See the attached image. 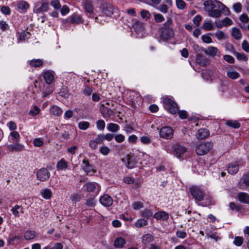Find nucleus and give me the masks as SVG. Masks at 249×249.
<instances>
[{"label": "nucleus", "instance_id": "38", "mask_svg": "<svg viewBox=\"0 0 249 249\" xmlns=\"http://www.w3.org/2000/svg\"><path fill=\"white\" fill-rule=\"evenodd\" d=\"M59 94L61 96L65 98H68L69 96V90L68 88L66 87H62L61 89L59 92Z\"/></svg>", "mask_w": 249, "mask_h": 249}, {"label": "nucleus", "instance_id": "13", "mask_svg": "<svg viewBox=\"0 0 249 249\" xmlns=\"http://www.w3.org/2000/svg\"><path fill=\"white\" fill-rule=\"evenodd\" d=\"M116 9L110 3H106L102 6V12L107 16H110L115 12Z\"/></svg>", "mask_w": 249, "mask_h": 249}, {"label": "nucleus", "instance_id": "2", "mask_svg": "<svg viewBox=\"0 0 249 249\" xmlns=\"http://www.w3.org/2000/svg\"><path fill=\"white\" fill-rule=\"evenodd\" d=\"M213 146V143L210 141H204L196 144V152L198 156L204 155L212 148Z\"/></svg>", "mask_w": 249, "mask_h": 249}, {"label": "nucleus", "instance_id": "40", "mask_svg": "<svg viewBox=\"0 0 249 249\" xmlns=\"http://www.w3.org/2000/svg\"><path fill=\"white\" fill-rule=\"evenodd\" d=\"M153 15L154 18V20L156 22H161L164 20V18L163 16L159 13H153Z\"/></svg>", "mask_w": 249, "mask_h": 249}, {"label": "nucleus", "instance_id": "21", "mask_svg": "<svg viewBox=\"0 0 249 249\" xmlns=\"http://www.w3.org/2000/svg\"><path fill=\"white\" fill-rule=\"evenodd\" d=\"M153 216L157 220L165 221L168 219L169 214L164 211H160L156 213Z\"/></svg>", "mask_w": 249, "mask_h": 249}, {"label": "nucleus", "instance_id": "35", "mask_svg": "<svg viewBox=\"0 0 249 249\" xmlns=\"http://www.w3.org/2000/svg\"><path fill=\"white\" fill-rule=\"evenodd\" d=\"M36 236V232L34 231H27L24 235L26 240H31L34 239Z\"/></svg>", "mask_w": 249, "mask_h": 249}, {"label": "nucleus", "instance_id": "58", "mask_svg": "<svg viewBox=\"0 0 249 249\" xmlns=\"http://www.w3.org/2000/svg\"><path fill=\"white\" fill-rule=\"evenodd\" d=\"M229 207L230 208V209L232 211L235 210L237 212L239 211L241 209L239 205H236L234 202H231L229 204Z\"/></svg>", "mask_w": 249, "mask_h": 249}, {"label": "nucleus", "instance_id": "10", "mask_svg": "<svg viewBox=\"0 0 249 249\" xmlns=\"http://www.w3.org/2000/svg\"><path fill=\"white\" fill-rule=\"evenodd\" d=\"M160 137L165 139H171L173 135V130L169 126H164L160 131Z\"/></svg>", "mask_w": 249, "mask_h": 249}, {"label": "nucleus", "instance_id": "47", "mask_svg": "<svg viewBox=\"0 0 249 249\" xmlns=\"http://www.w3.org/2000/svg\"><path fill=\"white\" fill-rule=\"evenodd\" d=\"M89 126V123L88 122L82 121L78 124V127L80 129L86 130Z\"/></svg>", "mask_w": 249, "mask_h": 249}, {"label": "nucleus", "instance_id": "37", "mask_svg": "<svg viewBox=\"0 0 249 249\" xmlns=\"http://www.w3.org/2000/svg\"><path fill=\"white\" fill-rule=\"evenodd\" d=\"M153 236L150 234H146L142 237V242L146 245L153 241Z\"/></svg>", "mask_w": 249, "mask_h": 249}, {"label": "nucleus", "instance_id": "4", "mask_svg": "<svg viewBox=\"0 0 249 249\" xmlns=\"http://www.w3.org/2000/svg\"><path fill=\"white\" fill-rule=\"evenodd\" d=\"M49 9V2L45 0H42L35 3L33 11L35 13L39 14L46 12L48 11Z\"/></svg>", "mask_w": 249, "mask_h": 249}, {"label": "nucleus", "instance_id": "23", "mask_svg": "<svg viewBox=\"0 0 249 249\" xmlns=\"http://www.w3.org/2000/svg\"><path fill=\"white\" fill-rule=\"evenodd\" d=\"M11 211L16 217H18L20 213H23V208L21 205H16L14 207H12Z\"/></svg>", "mask_w": 249, "mask_h": 249}, {"label": "nucleus", "instance_id": "19", "mask_svg": "<svg viewBox=\"0 0 249 249\" xmlns=\"http://www.w3.org/2000/svg\"><path fill=\"white\" fill-rule=\"evenodd\" d=\"M239 187L241 189H245L248 186H249V174H245L238 184Z\"/></svg>", "mask_w": 249, "mask_h": 249}, {"label": "nucleus", "instance_id": "17", "mask_svg": "<svg viewBox=\"0 0 249 249\" xmlns=\"http://www.w3.org/2000/svg\"><path fill=\"white\" fill-rule=\"evenodd\" d=\"M17 7L18 9L21 10L22 13H25L30 7L29 3L25 0H19L17 2Z\"/></svg>", "mask_w": 249, "mask_h": 249}, {"label": "nucleus", "instance_id": "61", "mask_svg": "<svg viewBox=\"0 0 249 249\" xmlns=\"http://www.w3.org/2000/svg\"><path fill=\"white\" fill-rule=\"evenodd\" d=\"M203 28L207 31H211L213 29V26L210 22H206L203 24Z\"/></svg>", "mask_w": 249, "mask_h": 249}, {"label": "nucleus", "instance_id": "48", "mask_svg": "<svg viewBox=\"0 0 249 249\" xmlns=\"http://www.w3.org/2000/svg\"><path fill=\"white\" fill-rule=\"evenodd\" d=\"M243 243V238L241 236H236L233 241V244L236 246H241Z\"/></svg>", "mask_w": 249, "mask_h": 249}, {"label": "nucleus", "instance_id": "49", "mask_svg": "<svg viewBox=\"0 0 249 249\" xmlns=\"http://www.w3.org/2000/svg\"><path fill=\"white\" fill-rule=\"evenodd\" d=\"M234 55L236 56V58L240 60L247 61L248 60V58L245 55V54L243 53H239L237 52L234 53Z\"/></svg>", "mask_w": 249, "mask_h": 249}, {"label": "nucleus", "instance_id": "53", "mask_svg": "<svg viewBox=\"0 0 249 249\" xmlns=\"http://www.w3.org/2000/svg\"><path fill=\"white\" fill-rule=\"evenodd\" d=\"M71 199L73 202L79 201L81 198L80 194L77 193L73 194L71 196Z\"/></svg>", "mask_w": 249, "mask_h": 249}, {"label": "nucleus", "instance_id": "34", "mask_svg": "<svg viewBox=\"0 0 249 249\" xmlns=\"http://www.w3.org/2000/svg\"><path fill=\"white\" fill-rule=\"evenodd\" d=\"M43 64V60L40 59H33L30 61V65L32 67L37 68L40 67Z\"/></svg>", "mask_w": 249, "mask_h": 249}, {"label": "nucleus", "instance_id": "18", "mask_svg": "<svg viewBox=\"0 0 249 249\" xmlns=\"http://www.w3.org/2000/svg\"><path fill=\"white\" fill-rule=\"evenodd\" d=\"M196 62L200 65L205 67L209 64V61L206 56L201 54H197L196 57Z\"/></svg>", "mask_w": 249, "mask_h": 249}, {"label": "nucleus", "instance_id": "26", "mask_svg": "<svg viewBox=\"0 0 249 249\" xmlns=\"http://www.w3.org/2000/svg\"><path fill=\"white\" fill-rule=\"evenodd\" d=\"M238 200L242 203L249 204V195L245 193L240 192L237 195Z\"/></svg>", "mask_w": 249, "mask_h": 249}, {"label": "nucleus", "instance_id": "1", "mask_svg": "<svg viewBox=\"0 0 249 249\" xmlns=\"http://www.w3.org/2000/svg\"><path fill=\"white\" fill-rule=\"evenodd\" d=\"M220 1L214 0H208L204 2V9L209 17L214 18L220 17Z\"/></svg>", "mask_w": 249, "mask_h": 249}, {"label": "nucleus", "instance_id": "14", "mask_svg": "<svg viewBox=\"0 0 249 249\" xmlns=\"http://www.w3.org/2000/svg\"><path fill=\"white\" fill-rule=\"evenodd\" d=\"M100 202L103 206L109 207L112 205L113 200L109 195L105 194L100 197Z\"/></svg>", "mask_w": 249, "mask_h": 249}, {"label": "nucleus", "instance_id": "52", "mask_svg": "<svg viewBox=\"0 0 249 249\" xmlns=\"http://www.w3.org/2000/svg\"><path fill=\"white\" fill-rule=\"evenodd\" d=\"M97 127L98 129L103 130L105 127V123L103 120H99L96 123Z\"/></svg>", "mask_w": 249, "mask_h": 249}, {"label": "nucleus", "instance_id": "59", "mask_svg": "<svg viewBox=\"0 0 249 249\" xmlns=\"http://www.w3.org/2000/svg\"><path fill=\"white\" fill-rule=\"evenodd\" d=\"M133 208L134 210H139L143 206V204L141 202H134L132 204Z\"/></svg>", "mask_w": 249, "mask_h": 249}, {"label": "nucleus", "instance_id": "39", "mask_svg": "<svg viewBox=\"0 0 249 249\" xmlns=\"http://www.w3.org/2000/svg\"><path fill=\"white\" fill-rule=\"evenodd\" d=\"M85 9L87 13L91 14L93 11V7L90 2L86 1L85 3Z\"/></svg>", "mask_w": 249, "mask_h": 249}, {"label": "nucleus", "instance_id": "15", "mask_svg": "<svg viewBox=\"0 0 249 249\" xmlns=\"http://www.w3.org/2000/svg\"><path fill=\"white\" fill-rule=\"evenodd\" d=\"M205 54L211 56L212 57L218 56L220 54L219 50L216 47L213 46H209L206 49L204 50Z\"/></svg>", "mask_w": 249, "mask_h": 249}, {"label": "nucleus", "instance_id": "5", "mask_svg": "<svg viewBox=\"0 0 249 249\" xmlns=\"http://www.w3.org/2000/svg\"><path fill=\"white\" fill-rule=\"evenodd\" d=\"M164 107L171 113L176 114L178 111L177 104L169 98H165L163 100Z\"/></svg>", "mask_w": 249, "mask_h": 249}, {"label": "nucleus", "instance_id": "41", "mask_svg": "<svg viewBox=\"0 0 249 249\" xmlns=\"http://www.w3.org/2000/svg\"><path fill=\"white\" fill-rule=\"evenodd\" d=\"M206 235L208 237L213 239L215 241H217L220 239L219 236L217 235L216 232L209 231L206 233Z\"/></svg>", "mask_w": 249, "mask_h": 249}, {"label": "nucleus", "instance_id": "55", "mask_svg": "<svg viewBox=\"0 0 249 249\" xmlns=\"http://www.w3.org/2000/svg\"><path fill=\"white\" fill-rule=\"evenodd\" d=\"M141 15L143 18L149 19L151 16L150 13L145 10H142L141 12Z\"/></svg>", "mask_w": 249, "mask_h": 249}, {"label": "nucleus", "instance_id": "33", "mask_svg": "<svg viewBox=\"0 0 249 249\" xmlns=\"http://www.w3.org/2000/svg\"><path fill=\"white\" fill-rule=\"evenodd\" d=\"M231 36L235 39L239 40L242 37V34L238 28L234 27L232 29Z\"/></svg>", "mask_w": 249, "mask_h": 249}, {"label": "nucleus", "instance_id": "44", "mask_svg": "<svg viewBox=\"0 0 249 249\" xmlns=\"http://www.w3.org/2000/svg\"><path fill=\"white\" fill-rule=\"evenodd\" d=\"M227 76L232 79H236L239 77L240 74L235 71H231L228 72Z\"/></svg>", "mask_w": 249, "mask_h": 249}, {"label": "nucleus", "instance_id": "30", "mask_svg": "<svg viewBox=\"0 0 249 249\" xmlns=\"http://www.w3.org/2000/svg\"><path fill=\"white\" fill-rule=\"evenodd\" d=\"M50 113L53 115L60 116L62 113V110L59 107L53 106L50 108Z\"/></svg>", "mask_w": 249, "mask_h": 249}, {"label": "nucleus", "instance_id": "36", "mask_svg": "<svg viewBox=\"0 0 249 249\" xmlns=\"http://www.w3.org/2000/svg\"><path fill=\"white\" fill-rule=\"evenodd\" d=\"M41 194L42 196L46 199H50L52 196L51 190L47 188L43 190L41 192Z\"/></svg>", "mask_w": 249, "mask_h": 249}, {"label": "nucleus", "instance_id": "43", "mask_svg": "<svg viewBox=\"0 0 249 249\" xmlns=\"http://www.w3.org/2000/svg\"><path fill=\"white\" fill-rule=\"evenodd\" d=\"M147 224V221L144 219H140L139 220H138L135 224V225L136 227H138V228H140V227H142L144 226H145Z\"/></svg>", "mask_w": 249, "mask_h": 249}, {"label": "nucleus", "instance_id": "29", "mask_svg": "<svg viewBox=\"0 0 249 249\" xmlns=\"http://www.w3.org/2000/svg\"><path fill=\"white\" fill-rule=\"evenodd\" d=\"M83 163L84 164L83 166V169L84 171L86 172L87 174H88L92 171V166L89 163V160L84 159L83 160Z\"/></svg>", "mask_w": 249, "mask_h": 249}, {"label": "nucleus", "instance_id": "62", "mask_svg": "<svg viewBox=\"0 0 249 249\" xmlns=\"http://www.w3.org/2000/svg\"><path fill=\"white\" fill-rule=\"evenodd\" d=\"M1 11L3 14L6 15H9L11 13V10L10 8L6 6H3L1 7Z\"/></svg>", "mask_w": 249, "mask_h": 249}, {"label": "nucleus", "instance_id": "16", "mask_svg": "<svg viewBox=\"0 0 249 249\" xmlns=\"http://www.w3.org/2000/svg\"><path fill=\"white\" fill-rule=\"evenodd\" d=\"M209 135L210 132L208 130L205 128H201L197 131L196 137L198 140H202L207 138Z\"/></svg>", "mask_w": 249, "mask_h": 249}, {"label": "nucleus", "instance_id": "7", "mask_svg": "<svg viewBox=\"0 0 249 249\" xmlns=\"http://www.w3.org/2000/svg\"><path fill=\"white\" fill-rule=\"evenodd\" d=\"M161 38L164 41L167 40L174 35V30L172 27H161L159 30Z\"/></svg>", "mask_w": 249, "mask_h": 249}, {"label": "nucleus", "instance_id": "9", "mask_svg": "<svg viewBox=\"0 0 249 249\" xmlns=\"http://www.w3.org/2000/svg\"><path fill=\"white\" fill-rule=\"evenodd\" d=\"M84 19L82 16L77 14L74 13L70 16L67 19L65 20V23H70L72 24H78L83 23Z\"/></svg>", "mask_w": 249, "mask_h": 249}, {"label": "nucleus", "instance_id": "24", "mask_svg": "<svg viewBox=\"0 0 249 249\" xmlns=\"http://www.w3.org/2000/svg\"><path fill=\"white\" fill-rule=\"evenodd\" d=\"M239 170V165L236 162H232L229 164L228 168V171L231 175L236 174Z\"/></svg>", "mask_w": 249, "mask_h": 249}, {"label": "nucleus", "instance_id": "27", "mask_svg": "<svg viewBox=\"0 0 249 249\" xmlns=\"http://www.w3.org/2000/svg\"><path fill=\"white\" fill-rule=\"evenodd\" d=\"M225 124L234 129H238L241 126L240 123L237 120H228L226 121Z\"/></svg>", "mask_w": 249, "mask_h": 249}, {"label": "nucleus", "instance_id": "51", "mask_svg": "<svg viewBox=\"0 0 249 249\" xmlns=\"http://www.w3.org/2000/svg\"><path fill=\"white\" fill-rule=\"evenodd\" d=\"M242 4L240 2L234 3L232 6L233 9L236 13L240 12L242 10Z\"/></svg>", "mask_w": 249, "mask_h": 249}, {"label": "nucleus", "instance_id": "22", "mask_svg": "<svg viewBox=\"0 0 249 249\" xmlns=\"http://www.w3.org/2000/svg\"><path fill=\"white\" fill-rule=\"evenodd\" d=\"M85 186L88 192H97L99 191V185L95 183L88 182L85 184Z\"/></svg>", "mask_w": 249, "mask_h": 249}, {"label": "nucleus", "instance_id": "57", "mask_svg": "<svg viewBox=\"0 0 249 249\" xmlns=\"http://www.w3.org/2000/svg\"><path fill=\"white\" fill-rule=\"evenodd\" d=\"M51 4L54 7L55 9H59L61 7V4L58 0H52Z\"/></svg>", "mask_w": 249, "mask_h": 249}, {"label": "nucleus", "instance_id": "46", "mask_svg": "<svg viewBox=\"0 0 249 249\" xmlns=\"http://www.w3.org/2000/svg\"><path fill=\"white\" fill-rule=\"evenodd\" d=\"M142 215L145 218H150L153 215L152 212L149 209H145L142 212Z\"/></svg>", "mask_w": 249, "mask_h": 249}, {"label": "nucleus", "instance_id": "20", "mask_svg": "<svg viewBox=\"0 0 249 249\" xmlns=\"http://www.w3.org/2000/svg\"><path fill=\"white\" fill-rule=\"evenodd\" d=\"M42 76L47 84H51L54 81V75L50 71H45L42 73Z\"/></svg>", "mask_w": 249, "mask_h": 249}, {"label": "nucleus", "instance_id": "12", "mask_svg": "<svg viewBox=\"0 0 249 249\" xmlns=\"http://www.w3.org/2000/svg\"><path fill=\"white\" fill-rule=\"evenodd\" d=\"M174 152L177 158H180L186 151V148L183 145L177 143L173 146Z\"/></svg>", "mask_w": 249, "mask_h": 249}, {"label": "nucleus", "instance_id": "28", "mask_svg": "<svg viewBox=\"0 0 249 249\" xmlns=\"http://www.w3.org/2000/svg\"><path fill=\"white\" fill-rule=\"evenodd\" d=\"M56 167L58 170H66L68 168V163L64 159H61L57 162Z\"/></svg>", "mask_w": 249, "mask_h": 249}, {"label": "nucleus", "instance_id": "8", "mask_svg": "<svg viewBox=\"0 0 249 249\" xmlns=\"http://www.w3.org/2000/svg\"><path fill=\"white\" fill-rule=\"evenodd\" d=\"M50 173L46 168L40 169L36 173V178L40 181H46L50 178Z\"/></svg>", "mask_w": 249, "mask_h": 249}, {"label": "nucleus", "instance_id": "45", "mask_svg": "<svg viewBox=\"0 0 249 249\" xmlns=\"http://www.w3.org/2000/svg\"><path fill=\"white\" fill-rule=\"evenodd\" d=\"M119 127V126L117 124L114 123H110L108 124L107 126V128L108 129V130L112 132L117 131L118 130Z\"/></svg>", "mask_w": 249, "mask_h": 249}, {"label": "nucleus", "instance_id": "42", "mask_svg": "<svg viewBox=\"0 0 249 249\" xmlns=\"http://www.w3.org/2000/svg\"><path fill=\"white\" fill-rule=\"evenodd\" d=\"M215 36L218 40L221 39H228V36L223 31H219L215 34Z\"/></svg>", "mask_w": 249, "mask_h": 249}, {"label": "nucleus", "instance_id": "11", "mask_svg": "<svg viewBox=\"0 0 249 249\" xmlns=\"http://www.w3.org/2000/svg\"><path fill=\"white\" fill-rule=\"evenodd\" d=\"M100 109L101 113L105 119L111 118V117L114 116L115 114L112 109L106 107L104 104L101 106Z\"/></svg>", "mask_w": 249, "mask_h": 249}, {"label": "nucleus", "instance_id": "54", "mask_svg": "<svg viewBox=\"0 0 249 249\" xmlns=\"http://www.w3.org/2000/svg\"><path fill=\"white\" fill-rule=\"evenodd\" d=\"M177 6L178 9H183L186 6V4L183 0H176Z\"/></svg>", "mask_w": 249, "mask_h": 249}, {"label": "nucleus", "instance_id": "3", "mask_svg": "<svg viewBox=\"0 0 249 249\" xmlns=\"http://www.w3.org/2000/svg\"><path fill=\"white\" fill-rule=\"evenodd\" d=\"M121 160L129 169L135 167L138 162L137 157L131 154L125 155L121 159Z\"/></svg>", "mask_w": 249, "mask_h": 249}, {"label": "nucleus", "instance_id": "25", "mask_svg": "<svg viewBox=\"0 0 249 249\" xmlns=\"http://www.w3.org/2000/svg\"><path fill=\"white\" fill-rule=\"evenodd\" d=\"M8 150L11 151L18 152L24 149V146L21 144L16 142L8 145Z\"/></svg>", "mask_w": 249, "mask_h": 249}, {"label": "nucleus", "instance_id": "50", "mask_svg": "<svg viewBox=\"0 0 249 249\" xmlns=\"http://www.w3.org/2000/svg\"><path fill=\"white\" fill-rule=\"evenodd\" d=\"M113 138V135L111 134L108 133L106 134V135H99L98 136V140H105V139L107 140H111Z\"/></svg>", "mask_w": 249, "mask_h": 249}, {"label": "nucleus", "instance_id": "31", "mask_svg": "<svg viewBox=\"0 0 249 249\" xmlns=\"http://www.w3.org/2000/svg\"><path fill=\"white\" fill-rule=\"evenodd\" d=\"M220 17L221 16L222 13L224 14L226 16H229L231 15V12L229 8H228L223 3L220 2Z\"/></svg>", "mask_w": 249, "mask_h": 249}, {"label": "nucleus", "instance_id": "60", "mask_svg": "<svg viewBox=\"0 0 249 249\" xmlns=\"http://www.w3.org/2000/svg\"><path fill=\"white\" fill-rule=\"evenodd\" d=\"M40 111V110L39 108L37 106H35L34 107V109L30 111L29 113L32 116H35L38 114L39 113Z\"/></svg>", "mask_w": 249, "mask_h": 249}, {"label": "nucleus", "instance_id": "32", "mask_svg": "<svg viewBox=\"0 0 249 249\" xmlns=\"http://www.w3.org/2000/svg\"><path fill=\"white\" fill-rule=\"evenodd\" d=\"M125 244V241L124 238L118 237L115 240L114 245L116 248H122Z\"/></svg>", "mask_w": 249, "mask_h": 249}, {"label": "nucleus", "instance_id": "63", "mask_svg": "<svg viewBox=\"0 0 249 249\" xmlns=\"http://www.w3.org/2000/svg\"><path fill=\"white\" fill-rule=\"evenodd\" d=\"M240 20L244 23H248L249 21V17L247 14H243L240 17Z\"/></svg>", "mask_w": 249, "mask_h": 249}, {"label": "nucleus", "instance_id": "64", "mask_svg": "<svg viewBox=\"0 0 249 249\" xmlns=\"http://www.w3.org/2000/svg\"><path fill=\"white\" fill-rule=\"evenodd\" d=\"M242 46L245 51L249 53V43L247 40L243 41Z\"/></svg>", "mask_w": 249, "mask_h": 249}, {"label": "nucleus", "instance_id": "6", "mask_svg": "<svg viewBox=\"0 0 249 249\" xmlns=\"http://www.w3.org/2000/svg\"><path fill=\"white\" fill-rule=\"evenodd\" d=\"M190 191L193 197L197 201L202 200L204 197V192L197 186H193L190 188Z\"/></svg>", "mask_w": 249, "mask_h": 249}, {"label": "nucleus", "instance_id": "56", "mask_svg": "<svg viewBox=\"0 0 249 249\" xmlns=\"http://www.w3.org/2000/svg\"><path fill=\"white\" fill-rule=\"evenodd\" d=\"M202 19V17L199 15H197L194 18L193 22L196 26H198Z\"/></svg>", "mask_w": 249, "mask_h": 249}]
</instances>
